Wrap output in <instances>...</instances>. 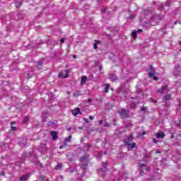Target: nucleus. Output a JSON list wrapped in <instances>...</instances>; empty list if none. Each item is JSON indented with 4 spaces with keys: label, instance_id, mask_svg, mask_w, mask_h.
I'll return each mask as SVG.
<instances>
[{
    "label": "nucleus",
    "instance_id": "obj_1",
    "mask_svg": "<svg viewBox=\"0 0 181 181\" xmlns=\"http://www.w3.org/2000/svg\"><path fill=\"white\" fill-rule=\"evenodd\" d=\"M132 139H134V136H132V135H129L127 139L124 140V144L127 145L128 148H135L136 144L134 142H132Z\"/></svg>",
    "mask_w": 181,
    "mask_h": 181
},
{
    "label": "nucleus",
    "instance_id": "obj_2",
    "mask_svg": "<svg viewBox=\"0 0 181 181\" xmlns=\"http://www.w3.org/2000/svg\"><path fill=\"white\" fill-rule=\"evenodd\" d=\"M148 77H151L153 78V80L157 81L158 77L155 76H157L158 74L155 71V70L153 69V66H152L151 65L148 67Z\"/></svg>",
    "mask_w": 181,
    "mask_h": 181
},
{
    "label": "nucleus",
    "instance_id": "obj_3",
    "mask_svg": "<svg viewBox=\"0 0 181 181\" xmlns=\"http://www.w3.org/2000/svg\"><path fill=\"white\" fill-rule=\"evenodd\" d=\"M87 165H88V160H87V157L83 156L81 158V168L82 169H87Z\"/></svg>",
    "mask_w": 181,
    "mask_h": 181
},
{
    "label": "nucleus",
    "instance_id": "obj_4",
    "mask_svg": "<svg viewBox=\"0 0 181 181\" xmlns=\"http://www.w3.org/2000/svg\"><path fill=\"white\" fill-rule=\"evenodd\" d=\"M119 113L122 118H128V117H129V112L124 109L119 110Z\"/></svg>",
    "mask_w": 181,
    "mask_h": 181
},
{
    "label": "nucleus",
    "instance_id": "obj_5",
    "mask_svg": "<svg viewBox=\"0 0 181 181\" xmlns=\"http://www.w3.org/2000/svg\"><path fill=\"white\" fill-rule=\"evenodd\" d=\"M69 69H66L65 71L59 74V78H67L69 77Z\"/></svg>",
    "mask_w": 181,
    "mask_h": 181
},
{
    "label": "nucleus",
    "instance_id": "obj_6",
    "mask_svg": "<svg viewBox=\"0 0 181 181\" xmlns=\"http://www.w3.org/2000/svg\"><path fill=\"white\" fill-rule=\"evenodd\" d=\"M159 21H160L159 16H155L152 17L151 21H150V23L153 26H155V25L158 24Z\"/></svg>",
    "mask_w": 181,
    "mask_h": 181
},
{
    "label": "nucleus",
    "instance_id": "obj_7",
    "mask_svg": "<svg viewBox=\"0 0 181 181\" xmlns=\"http://www.w3.org/2000/svg\"><path fill=\"white\" fill-rule=\"evenodd\" d=\"M139 166H140V169H139L140 175H141L142 176L144 175V170H146V165L144 163H139Z\"/></svg>",
    "mask_w": 181,
    "mask_h": 181
},
{
    "label": "nucleus",
    "instance_id": "obj_8",
    "mask_svg": "<svg viewBox=\"0 0 181 181\" xmlns=\"http://www.w3.org/2000/svg\"><path fill=\"white\" fill-rule=\"evenodd\" d=\"M51 136H52L53 141H56V139H57V133L55 131H52Z\"/></svg>",
    "mask_w": 181,
    "mask_h": 181
},
{
    "label": "nucleus",
    "instance_id": "obj_9",
    "mask_svg": "<svg viewBox=\"0 0 181 181\" xmlns=\"http://www.w3.org/2000/svg\"><path fill=\"white\" fill-rule=\"evenodd\" d=\"M157 93H168V86H163L161 90H158Z\"/></svg>",
    "mask_w": 181,
    "mask_h": 181
},
{
    "label": "nucleus",
    "instance_id": "obj_10",
    "mask_svg": "<svg viewBox=\"0 0 181 181\" xmlns=\"http://www.w3.org/2000/svg\"><path fill=\"white\" fill-rule=\"evenodd\" d=\"M29 179V175L26 174L20 177V180L21 181H26Z\"/></svg>",
    "mask_w": 181,
    "mask_h": 181
},
{
    "label": "nucleus",
    "instance_id": "obj_11",
    "mask_svg": "<svg viewBox=\"0 0 181 181\" xmlns=\"http://www.w3.org/2000/svg\"><path fill=\"white\" fill-rule=\"evenodd\" d=\"M73 115H78V114H80V109L78 107L72 110Z\"/></svg>",
    "mask_w": 181,
    "mask_h": 181
},
{
    "label": "nucleus",
    "instance_id": "obj_12",
    "mask_svg": "<svg viewBox=\"0 0 181 181\" xmlns=\"http://www.w3.org/2000/svg\"><path fill=\"white\" fill-rule=\"evenodd\" d=\"M86 81H87V76H83L81 81V84L83 86L86 84Z\"/></svg>",
    "mask_w": 181,
    "mask_h": 181
},
{
    "label": "nucleus",
    "instance_id": "obj_13",
    "mask_svg": "<svg viewBox=\"0 0 181 181\" xmlns=\"http://www.w3.org/2000/svg\"><path fill=\"white\" fill-rule=\"evenodd\" d=\"M136 33H138V31L136 30L132 31V36L133 39H136Z\"/></svg>",
    "mask_w": 181,
    "mask_h": 181
},
{
    "label": "nucleus",
    "instance_id": "obj_14",
    "mask_svg": "<svg viewBox=\"0 0 181 181\" xmlns=\"http://www.w3.org/2000/svg\"><path fill=\"white\" fill-rule=\"evenodd\" d=\"M156 138H165V134L156 133Z\"/></svg>",
    "mask_w": 181,
    "mask_h": 181
},
{
    "label": "nucleus",
    "instance_id": "obj_15",
    "mask_svg": "<svg viewBox=\"0 0 181 181\" xmlns=\"http://www.w3.org/2000/svg\"><path fill=\"white\" fill-rule=\"evenodd\" d=\"M110 90V83L105 84V93H107Z\"/></svg>",
    "mask_w": 181,
    "mask_h": 181
},
{
    "label": "nucleus",
    "instance_id": "obj_16",
    "mask_svg": "<svg viewBox=\"0 0 181 181\" xmlns=\"http://www.w3.org/2000/svg\"><path fill=\"white\" fill-rule=\"evenodd\" d=\"M79 95H81V93H80V91L76 90L74 93V97H78Z\"/></svg>",
    "mask_w": 181,
    "mask_h": 181
},
{
    "label": "nucleus",
    "instance_id": "obj_17",
    "mask_svg": "<svg viewBox=\"0 0 181 181\" xmlns=\"http://www.w3.org/2000/svg\"><path fill=\"white\" fill-rule=\"evenodd\" d=\"M110 78L112 80V81H115L117 80V76L115 75H110Z\"/></svg>",
    "mask_w": 181,
    "mask_h": 181
},
{
    "label": "nucleus",
    "instance_id": "obj_18",
    "mask_svg": "<svg viewBox=\"0 0 181 181\" xmlns=\"http://www.w3.org/2000/svg\"><path fill=\"white\" fill-rule=\"evenodd\" d=\"M172 98V96L170 95H166L164 98L165 101H168Z\"/></svg>",
    "mask_w": 181,
    "mask_h": 181
},
{
    "label": "nucleus",
    "instance_id": "obj_19",
    "mask_svg": "<svg viewBox=\"0 0 181 181\" xmlns=\"http://www.w3.org/2000/svg\"><path fill=\"white\" fill-rule=\"evenodd\" d=\"M177 139L179 140L177 144H178V145H180V146H181V134L177 136Z\"/></svg>",
    "mask_w": 181,
    "mask_h": 181
},
{
    "label": "nucleus",
    "instance_id": "obj_20",
    "mask_svg": "<svg viewBox=\"0 0 181 181\" xmlns=\"http://www.w3.org/2000/svg\"><path fill=\"white\" fill-rule=\"evenodd\" d=\"M90 145H88V144H86L85 146H84V151H90Z\"/></svg>",
    "mask_w": 181,
    "mask_h": 181
},
{
    "label": "nucleus",
    "instance_id": "obj_21",
    "mask_svg": "<svg viewBox=\"0 0 181 181\" xmlns=\"http://www.w3.org/2000/svg\"><path fill=\"white\" fill-rule=\"evenodd\" d=\"M62 166H63V165L62 163H58L57 165L56 166L55 169H62Z\"/></svg>",
    "mask_w": 181,
    "mask_h": 181
},
{
    "label": "nucleus",
    "instance_id": "obj_22",
    "mask_svg": "<svg viewBox=\"0 0 181 181\" xmlns=\"http://www.w3.org/2000/svg\"><path fill=\"white\" fill-rule=\"evenodd\" d=\"M127 179H128V176L127 175V174H124L122 177L121 180H127Z\"/></svg>",
    "mask_w": 181,
    "mask_h": 181
},
{
    "label": "nucleus",
    "instance_id": "obj_23",
    "mask_svg": "<svg viewBox=\"0 0 181 181\" xmlns=\"http://www.w3.org/2000/svg\"><path fill=\"white\" fill-rule=\"evenodd\" d=\"M136 105L135 103H132L131 105H130V108L132 110H134V108H136Z\"/></svg>",
    "mask_w": 181,
    "mask_h": 181
},
{
    "label": "nucleus",
    "instance_id": "obj_24",
    "mask_svg": "<svg viewBox=\"0 0 181 181\" xmlns=\"http://www.w3.org/2000/svg\"><path fill=\"white\" fill-rule=\"evenodd\" d=\"M71 141V136H69L66 139H65V142H70Z\"/></svg>",
    "mask_w": 181,
    "mask_h": 181
},
{
    "label": "nucleus",
    "instance_id": "obj_25",
    "mask_svg": "<svg viewBox=\"0 0 181 181\" xmlns=\"http://www.w3.org/2000/svg\"><path fill=\"white\" fill-rule=\"evenodd\" d=\"M29 121V117H25L23 120V124H26Z\"/></svg>",
    "mask_w": 181,
    "mask_h": 181
},
{
    "label": "nucleus",
    "instance_id": "obj_26",
    "mask_svg": "<svg viewBox=\"0 0 181 181\" xmlns=\"http://www.w3.org/2000/svg\"><path fill=\"white\" fill-rule=\"evenodd\" d=\"M97 45H100V41H97L94 45H93V48L97 49Z\"/></svg>",
    "mask_w": 181,
    "mask_h": 181
},
{
    "label": "nucleus",
    "instance_id": "obj_27",
    "mask_svg": "<svg viewBox=\"0 0 181 181\" xmlns=\"http://www.w3.org/2000/svg\"><path fill=\"white\" fill-rule=\"evenodd\" d=\"M177 71H179V69H176L174 71L175 76H177Z\"/></svg>",
    "mask_w": 181,
    "mask_h": 181
},
{
    "label": "nucleus",
    "instance_id": "obj_28",
    "mask_svg": "<svg viewBox=\"0 0 181 181\" xmlns=\"http://www.w3.org/2000/svg\"><path fill=\"white\" fill-rule=\"evenodd\" d=\"M103 167L105 169L107 168V163H103Z\"/></svg>",
    "mask_w": 181,
    "mask_h": 181
},
{
    "label": "nucleus",
    "instance_id": "obj_29",
    "mask_svg": "<svg viewBox=\"0 0 181 181\" xmlns=\"http://www.w3.org/2000/svg\"><path fill=\"white\" fill-rule=\"evenodd\" d=\"M132 125V122H129L128 124H126V127H131Z\"/></svg>",
    "mask_w": 181,
    "mask_h": 181
},
{
    "label": "nucleus",
    "instance_id": "obj_30",
    "mask_svg": "<svg viewBox=\"0 0 181 181\" xmlns=\"http://www.w3.org/2000/svg\"><path fill=\"white\" fill-rule=\"evenodd\" d=\"M42 62L39 61L38 62H37V66H42Z\"/></svg>",
    "mask_w": 181,
    "mask_h": 181
},
{
    "label": "nucleus",
    "instance_id": "obj_31",
    "mask_svg": "<svg viewBox=\"0 0 181 181\" xmlns=\"http://www.w3.org/2000/svg\"><path fill=\"white\" fill-rule=\"evenodd\" d=\"M153 142H154V144H158V140H156V139H153Z\"/></svg>",
    "mask_w": 181,
    "mask_h": 181
},
{
    "label": "nucleus",
    "instance_id": "obj_32",
    "mask_svg": "<svg viewBox=\"0 0 181 181\" xmlns=\"http://www.w3.org/2000/svg\"><path fill=\"white\" fill-rule=\"evenodd\" d=\"M104 127H110V124L108 122L105 123Z\"/></svg>",
    "mask_w": 181,
    "mask_h": 181
},
{
    "label": "nucleus",
    "instance_id": "obj_33",
    "mask_svg": "<svg viewBox=\"0 0 181 181\" xmlns=\"http://www.w3.org/2000/svg\"><path fill=\"white\" fill-rule=\"evenodd\" d=\"M169 4H170V1L168 0L167 2H166L167 6H169Z\"/></svg>",
    "mask_w": 181,
    "mask_h": 181
},
{
    "label": "nucleus",
    "instance_id": "obj_34",
    "mask_svg": "<svg viewBox=\"0 0 181 181\" xmlns=\"http://www.w3.org/2000/svg\"><path fill=\"white\" fill-rule=\"evenodd\" d=\"M98 158H101V152H99V153H98Z\"/></svg>",
    "mask_w": 181,
    "mask_h": 181
},
{
    "label": "nucleus",
    "instance_id": "obj_35",
    "mask_svg": "<svg viewBox=\"0 0 181 181\" xmlns=\"http://www.w3.org/2000/svg\"><path fill=\"white\" fill-rule=\"evenodd\" d=\"M89 119H90V120L94 119V117H93V116H90V117H89Z\"/></svg>",
    "mask_w": 181,
    "mask_h": 181
},
{
    "label": "nucleus",
    "instance_id": "obj_36",
    "mask_svg": "<svg viewBox=\"0 0 181 181\" xmlns=\"http://www.w3.org/2000/svg\"><path fill=\"white\" fill-rule=\"evenodd\" d=\"M11 129H12V131H15V129H16V127L12 126V127H11Z\"/></svg>",
    "mask_w": 181,
    "mask_h": 181
},
{
    "label": "nucleus",
    "instance_id": "obj_37",
    "mask_svg": "<svg viewBox=\"0 0 181 181\" xmlns=\"http://www.w3.org/2000/svg\"><path fill=\"white\" fill-rule=\"evenodd\" d=\"M141 111H146V107H142Z\"/></svg>",
    "mask_w": 181,
    "mask_h": 181
},
{
    "label": "nucleus",
    "instance_id": "obj_38",
    "mask_svg": "<svg viewBox=\"0 0 181 181\" xmlns=\"http://www.w3.org/2000/svg\"><path fill=\"white\" fill-rule=\"evenodd\" d=\"M61 43H64V38L61 39Z\"/></svg>",
    "mask_w": 181,
    "mask_h": 181
},
{
    "label": "nucleus",
    "instance_id": "obj_39",
    "mask_svg": "<svg viewBox=\"0 0 181 181\" xmlns=\"http://www.w3.org/2000/svg\"><path fill=\"white\" fill-rule=\"evenodd\" d=\"M99 124H100V125H103V120H100V121H99Z\"/></svg>",
    "mask_w": 181,
    "mask_h": 181
},
{
    "label": "nucleus",
    "instance_id": "obj_40",
    "mask_svg": "<svg viewBox=\"0 0 181 181\" xmlns=\"http://www.w3.org/2000/svg\"><path fill=\"white\" fill-rule=\"evenodd\" d=\"M141 135H146V132H143Z\"/></svg>",
    "mask_w": 181,
    "mask_h": 181
},
{
    "label": "nucleus",
    "instance_id": "obj_41",
    "mask_svg": "<svg viewBox=\"0 0 181 181\" xmlns=\"http://www.w3.org/2000/svg\"><path fill=\"white\" fill-rule=\"evenodd\" d=\"M151 180H156V179H155V177H152Z\"/></svg>",
    "mask_w": 181,
    "mask_h": 181
},
{
    "label": "nucleus",
    "instance_id": "obj_42",
    "mask_svg": "<svg viewBox=\"0 0 181 181\" xmlns=\"http://www.w3.org/2000/svg\"><path fill=\"white\" fill-rule=\"evenodd\" d=\"M88 103H91V99H88Z\"/></svg>",
    "mask_w": 181,
    "mask_h": 181
},
{
    "label": "nucleus",
    "instance_id": "obj_43",
    "mask_svg": "<svg viewBox=\"0 0 181 181\" xmlns=\"http://www.w3.org/2000/svg\"><path fill=\"white\" fill-rule=\"evenodd\" d=\"M177 127H180V123H177Z\"/></svg>",
    "mask_w": 181,
    "mask_h": 181
},
{
    "label": "nucleus",
    "instance_id": "obj_44",
    "mask_svg": "<svg viewBox=\"0 0 181 181\" xmlns=\"http://www.w3.org/2000/svg\"><path fill=\"white\" fill-rule=\"evenodd\" d=\"M62 148H64V146H61L59 147L60 149H62Z\"/></svg>",
    "mask_w": 181,
    "mask_h": 181
},
{
    "label": "nucleus",
    "instance_id": "obj_45",
    "mask_svg": "<svg viewBox=\"0 0 181 181\" xmlns=\"http://www.w3.org/2000/svg\"><path fill=\"white\" fill-rule=\"evenodd\" d=\"M16 6L18 7V6H21V4H16Z\"/></svg>",
    "mask_w": 181,
    "mask_h": 181
},
{
    "label": "nucleus",
    "instance_id": "obj_46",
    "mask_svg": "<svg viewBox=\"0 0 181 181\" xmlns=\"http://www.w3.org/2000/svg\"><path fill=\"white\" fill-rule=\"evenodd\" d=\"M153 103H156V100H153Z\"/></svg>",
    "mask_w": 181,
    "mask_h": 181
},
{
    "label": "nucleus",
    "instance_id": "obj_47",
    "mask_svg": "<svg viewBox=\"0 0 181 181\" xmlns=\"http://www.w3.org/2000/svg\"><path fill=\"white\" fill-rule=\"evenodd\" d=\"M15 124V122H11V124Z\"/></svg>",
    "mask_w": 181,
    "mask_h": 181
},
{
    "label": "nucleus",
    "instance_id": "obj_48",
    "mask_svg": "<svg viewBox=\"0 0 181 181\" xmlns=\"http://www.w3.org/2000/svg\"><path fill=\"white\" fill-rule=\"evenodd\" d=\"M156 153H160V151H156Z\"/></svg>",
    "mask_w": 181,
    "mask_h": 181
},
{
    "label": "nucleus",
    "instance_id": "obj_49",
    "mask_svg": "<svg viewBox=\"0 0 181 181\" xmlns=\"http://www.w3.org/2000/svg\"><path fill=\"white\" fill-rule=\"evenodd\" d=\"M84 121H86V122H87L88 120H87V119H84Z\"/></svg>",
    "mask_w": 181,
    "mask_h": 181
},
{
    "label": "nucleus",
    "instance_id": "obj_50",
    "mask_svg": "<svg viewBox=\"0 0 181 181\" xmlns=\"http://www.w3.org/2000/svg\"><path fill=\"white\" fill-rule=\"evenodd\" d=\"M104 154H105V155H107V151H105Z\"/></svg>",
    "mask_w": 181,
    "mask_h": 181
},
{
    "label": "nucleus",
    "instance_id": "obj_51",
    "mask_svg": "<svg viewBox=\"0 0 181 181\" xmlns=\"http://www.w3.org/2000/svg\"><path fill=\"white\" fill-rule=\"evenodd\" d=\"M139 32H142V30H139Z\"/></svg>",
    "mask_w": 181,
    "mask_h": 181
},
{
    "label": "nucleus",
    "instance_id": "obj_52",
    "mask_svg": "<svg viewBox=\"0 0 181 181\" xmlns=\"http://www.w3.org/2000/svg\"><path fill=\"white\" fill-rule=\"evenodd\" d=\"M102 172H105V170H102Z\"/></svg>",
    "mask_w": 181,
    "mask_h": 181
},
{
    "label": "nucleus",
    "instance_id": "obj_53",
    "mask_svg": "<svg viewBox=\"0 0 181 181\" xmlns=\"http://www.w3.org/2000/svg\"><path fill=\"white\" fill-rule=\"evenodd\" d=\"M74 59H76V55L74 56Z\"/></svg>",
    "mask_w": 181,
    "mask_h": 181
},
{
    "label": "nucleus",
    "instance_id": "obj_54",
    "mask_svg": "<svg viewBox=\"0 0 181 181\" xmlns=\"http://www.w3.org/2000/svg\"><path fill=\"white\" fill-rule=\"evenodd\" d=\"M180 105L181 106V101L180 102Z\"/></svg>",
    "mask_w": 181,
    "mask_h": 181
},
{
    "label": "nucleus",
    "instance_id": "obj_55",
    "mask_svg": "<svg viewBox=\"0 0 181 181\" xmlns=\"http://www.w3.org/2000/svg\"><path fill=\"white\" fill-rule=\"evenodd\" d=\"M40 69H42V68H38V70H40Z\"/></svg>",
    "mask_w": 181,
    "mask_h": 181
}]
</instances>
